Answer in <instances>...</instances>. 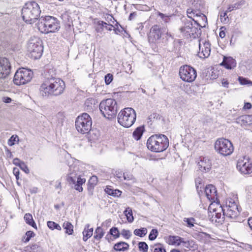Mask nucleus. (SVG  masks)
I'll use <instances>...</instances> for the list:
<instances>
[{
	"mask_svg": "<svg viewBox=\"0 0 252 252\" xmlns=\"http://www.w3.org/2000/svg\"><path fill=\"white\" fill-rule=\"evenodd\" d=\"M65 85L61 79L53 76L48 77L40 87V94L44 97L59 96L64 92Z\"/></svg>",
	"mask_w": 252,
	"mask_h": 252,
	"instance_id": "1",
	"label": "nucleus"
},
{
	"mask_svg": "<svg viewBox=\"0 0 252 252\" xmlns=\"http://www.w3.org/2000/svg\"><path fill=\"white\" fill-rule=\"evenodd\" d=\"M41 10L37 3L29 1L26 3L22 9V16L23 20L28 24L35 23L39 19Z\"/></svg>",
	"mask_w": 252,
	"mask_h": 252,
	"instance_id": "2",
	"label": "nucleus"
},
{
	"mask_svg": "<svg viewBox=\"0 0 252 252\" xmlns=\"http://www.w3.org/2000/svg\"><path fill=\"white\" fill-rule=\"evenodd\" d=\"M219 209L223 212V216H225L226 217L235 221H241V219L239 216L241 208L238 205L236 197L227 198L225 206L223 208L220 206Z\"/></svg>",
	"mask_w": 252,
	"mask_h": 252,
	"instance_id": "3",
	"label": "nucleus"
},
{
	"mask_svg": "<svg viewBox=\"0 0 252 252\" xmlns=\"http://www.w3.org/2000/svg\"><path fill=\"white\" fill-rule=\"evenodd\" d=\"M147 146L152 152H162L168 147L169 140L167 137L164 134H154L148 138Z\"/></svg>",
	"mask_w": 252,
	"mask_h": 252,
	"instance_id": "4",
	"label": "nucleus"
},
{
	"mask_svg": "<svg viewBox=\"0 0 252 252\" xmlns=\"http://www.w3.org/2000/svg\"><path fill=\"white\" fill-rule=\"evenodd\" d=\"M81 171L78 166L72 165L70 166L69 172L67 174L66 180L69 184L74 185V189L81 192L83 191L82 185L85 183V178H81Z\"/></svg>",
	"mask_w": 252,
	"mask_h": 252,
	"instance_id": "5",
	"label": "nucleus"
},
{
	"mask_svg": "<svg viewBox=\"0 0 252 252\" xmlns=\"http://www.w3.org/2000/svg\"><path fill=\"white\" fill-rule=\"evenodd\" d=\"M99 110L104 117L108 119L115 118L117 113V103L111 98L103 100L99 104Z\"/></svg>",
	"mask_w": 252,
	"mask_h": 252,
	"instance_id": "6",
	"label": "nucleus"
},
{
	"mask_svg": "<svg viewBox=\"0 0 252 252\" xmlns=\"http://www.w3.org/2000/svg\"><path fill=\"white\" fill-rule=\"evenodd\" d=\"M136 119L135 110L130 107L124 108L118 115V122L125 127H129L133 125Z\"/></svg>",
	"mask_w": 252,
	"mask_h": 252,
	"instance_id": "7",
	"label": "nucleus"
},
{
	"mask_svg": "<svg viewBox=\"0 0 252 252\" xmlns=\"http://www.w3.org/2000/svg\"><path fill=\"white\" fill-rule=\"evenodd\" d=\"M29 57L34 60L39 59L43 51L42 41L38 37H32L27 45Z\"/></svg>",
	"mask_w": 252,
	"mask_h": 252,
	"instance_id": "8",
	"label": "nucleus"
},
{
	"mask_svg": "<svg viewBox=\"0 0 252 252\" xmlns=\"http://www.w3.org/2000/svg\"><path fill=\"white\" fill-rule=\"evenodd\" d=\"M92 125V119L86 113H83L76 118L75 126L77 131L80 133H88L91 129Z\"/></svg>",
	"mask_w": 252,
	"mask_h": 252,
	"instance_id": "9",
	"label": "nucleus"
},
{
	"mask_svg": "<svg viewBox=\"0 0 252 252\" xmlns=\"http://www.w3.org/2000/svg\"><path fill=\"white\" fill-rule=\"evenodd\" d=\"M215 149L220 154L227 156L230 155L233 152L232 143L225 138H219L215 143Z\"/></svg>",
	"mask_w": 252,
	"mask_h": 252,
	"instance_id": "10",
	"label": "nucleus"
},
{
	"mask_svg": "<svg viewBox=\"0 0 252 252\" xmlns=\"http://www.w3.org/2000/svg\"><path fill=\"white\" fill-rule=\"evenodd\" d=\"M33 76L32 72L29 69L22 68L15 73L13 81L17 85H24L30 82Z\"/></svg>",
	"mask_w": 252,
	"mask_h": 252,
	"instance_id": "11",
	"label": "nucleus"
},
{
	"mask_svg": "<svg viewBox=\"0 0 252 252\" xmlns=\"http://www.w3.org/2000/svg\"><path fill=\"white\" fill-rule=\"evenodd\" d=\"M165 34H166V37L169 36L166 28L155 25L150 30L148 37L149 41L151 43H160L161 38Z\"/></svg>",
	"mask_w": 252,
	"mask_h": 252,
	"instance_id": "12",
	"label": "nucleus"
},
{
	"mask_svg": "<svg viewBox=\"0 0 252 252\" xmlns=\"http://www.w3.org/2000/svg\"><path fill=\"white\" fill-rule=\"evenodd\" d=\"M179 75L181 79L185 82H192L197 76L196 70L190 65L181 66L179 69Z\"/></svg>",
	"mask_w": 252,
	"mask_h": 252,
	"instance_id": "13",
	"label": "nucleus"
},
{
	"mask_svg": "<svg viewBox=\"0 0 252 252\" xmlns=\"http://www.w3.org/2000/svg\"><path fill=\"white\" fill-rule=\"evenodd\" d=\"M11 64L9 60L4 57H0V78L4 79L11 72Z\"/></svg>",
	"mask_w": 252,
	"mask_h": 252,
	"instance_id": "14",
	"label": "nucleus"
},
{
	"mask_svg": "<svg viewBox=\"0 0 252 252\" xmlns=\"http://www.w3.org/2000/svg\"><path fill=\"white\" fill-rule=\"evenodd\" d=\"M237 168L244 174H249L252 173V163L245 157L243 159L240 158L237 161Z\"/></svg>",
	"mask_w": 252,
	"mask_h": 252,
	"instance_id": "15",
	"label": "nucleus"
},
{
	"mask_svg": "<svg viewBox=\"0 0 252 252\" xmlns=\"http://www.w3.org/2000/svg\"><path fill=\"white\" fill-rule=\"evenodd\" d=\"M203 7V4L200 1H194L187 10L188 17L193 19V18L201 14Z\"/></svg>",
	"mask_w": 252,
	"mask_h": 252,
	"instance_id": "16",
	"label": "nucleus"
},
{
	"mask_svg": "<svg viewBox=\"0 0 252 252\" xmlns=\"http://www.w3.org/2000/svg\"><path fill=\"white\" fill-rule=\"evenodd\" d=\"M53 16H41L38 19V22L36 24L37 27L39 31L42 33H46L47 29L51 22V19Z\"/></svg>",
	"mask_w": 252,
	"mask_h": 252,
	"instance_id": "17",
	"label": "nucleus"
},
{
	"mask_svg": "<svg viewBox=\"0 0 252 252\" xmlns=\"http://www.w3.org/2000/svg\"><path fill=\"white\" fill-rule=\"evenodd\" d=\"M198 166L201 172H208L211 169L212 162L208 157H200Z\"/></svg>",
	"mask_w": 252,
	"mask_h": 252,
	"instance_id": "18",
	"label": "nucleus"
},
{
	"mask_svg": "<svg viewBox=\"0 0 252 252\" xmlns=\"http://www.w3.org/2000/svg\"><path fill=\"white\" fill-rule=\"evenodd\" d=\"M211 47L210 44L208 42H204L203 44H199V52L198 53V56L200 58H206L210 55Z\"/></svg>",
	"mask_w": 252,
	"mask_h": 252,
	"instance_id": "19",
	"label": "nucleus"
},
{
	"mask_svg": "<svg viewBox=\"0 0 252 252\" xmlns=\"http://www.w3.org/2000/svg\"><path fill=\"white\" fill-rule=\"evenodd\" d=\"M220 65L227 69H232L236 67V61L231 57L223 56V61Z\"/></svg>",
	"mask_w": 252,
	"mask_h": 252,
	"instance_id": "20",
	"label": "nucleus"
},
{
	"mask_svg": "<svg viewBox=\"0 0 252 252\" xmlns=\"http://www.w3.org/2000/svg\"><path fill=\"white\" fill-rule=\"evenodd\" d=\"M205 192L207 198L209 200L214 201L217 196V190L212 185H209L205 188Z\"/></svg>",
	"mask_w": 252,
	"mask_h": 252,
	"instance_id": "21",
	"label": "nucleus"
},
{
	"mask_svg": "<svg viewBox=\"0 0 252 252\" xmlns=\"http://www.w3.org/2000/svg\"><path fill=\"white\" fill-rule=\"evenodd\" d=\"M60 28V22L56 18L53 17L51 19V22L49 25L45 33L55 32L59 31Z\"/></svg>",
	"mask_w": 252,
	"mask_h": 252,
	"instance_id": "22",
	"label": "nucleus"
},
{
	"mask_svg": "<svg viewBox=\"0 0 252 252\" xmlns=\"http://www.w3.org/2000/svg\"><path fill=\"white\" fill-rule=\"evenodd\" d=\"M197 19L195 20L193 18V19H191L194 21V24H196L197 26L201 28L205 27L207 23V19L206 16L203 14L202 12L201 14H199L198 16H196Z\"/></svg>",
	"mask_w": 252,
	"mask_h": 252,
	"instance_id": "23",
	"label": "nucleus"
},
{
	"mask_svg": "<svg viewBox=\"0 0 252 252\" xmlns=\"http://www.w3.org/2000/svg\"><path fill=\"white\" fill-rule=\"evenodd\" d=\"M245 5H248L246 1L245 0H240L234 4H230L226 10V12H231L240 9Z\"/></svg>",
	"mask_w": 252,
	"mask_h": 252,
	"instance_id": "24",
	"label": "nucleus"
},
{
	"mask_svg": "<svg viewBox=\"0 0 252 252\" xmlns=\"http://www.w3.org/2000/svg\"><path fill=\"white\" fill-rule=\"evenodd\" d=\"M213 212L212 213V217L210 219L212 222L220 223L223 220L224 216L223 214L222 215L220 212H217L218 210L216 209H213Z\"/></svg>",
	"mask_w": 252,
	"mask_h": 252,
	"instance_id": "25",
	"label": "nucleus"
},
{
	"mask_svg": "<svg viewBox=\"0 0 252 252\" xmlns=\"http://www.w3.org/2000/svg\"><path fill=\"white\" fill-rule=\"evenodd\" d=\"M129 245L125 242H119L114 245L113 249L117 252H125L129 249Z\"/></svg>",
	"mask_w": 252,
	"mask_h": 252,
	"instance_id": "26",
	"label": "nucleus"
},
{
	"mask_svg": "<svg viewBox=\"0 0 252 252\" xmlns=\"http://www.w3.org/2000/svg\"><path fill=\"white\" fill-rule=\"evenodd\" d=\"M193 26V24L190 20L186 19L184 21V26L180 29V30L183 33L185 36H186V34H187Z\"/></svg>",
	"mask_w": 252,
	"mask_h": 252,
	"instance_id": "27",
	"label": "nucleus"
},
{
	"mask_svg": "<svg viewBox=\"0 0 252 252\" xmlns=\"http://www.w3.org/2000/svg\"><path fill=\"white\" fill-rule=\"evenodd\" d=\"M144 131V126H140L137 127L133 131L132 133L133 137L136 140H139L140 139L141 136L143 135V133Z\"/></svg>",
	"mask_w": 252,
	"mask_h": 252,
	"instance_id": "28",
	"label": "nucleus"
},
{
	"mask_svg": "<svg viewBox=\"0 0 252 252\" xmlns=\"http://www.w3.org/2000/svg\"><path fill=\"white\" fill-rule=\"evenodd\" d=\"M201 30L200 29H198L197 27H195L194 26L191 27V29L186 34V37L187 38H195L198 34H200Z\"/></svg>",
	"mask_w": 252,
	"mask_h": 252,
	"instance_id": "29",
	"label": "nucleus"
},
{
	"mask_svg": "<svg viewBox=\"0 0 252 252\" xmlns=\"http://www.w3.org/2000/svg\"><path fill=\"white\" fill-rule=\"evenodd\" d=\"M182 238L178 236H170L168 241L169 244L179 246L181 244Z\"/></svg>",
	"mask_w": 252,
	"mask_h": 252,
	"instance_id": "30",
	"label": "nucleus"
},
{
	"mask_svg": "<svg viewBox=\"0 0 252 252\" xmlns=\"http://www.w3.org/2000/svg\"><path fill=\"white\" fill-rule=\"evenodd\" d=\"M90 226L89 224H87L84 230L83 233V239L84 241H86L89 238L91 237L93 235V228H89Z\"/></svg>",
	"mask_w": 252,
	"mask_h": 252,
	"instance_id": "31",
	"label": "nucleus"
},
{
	"mask_svg": "<svg viewBox=\"0 0 252 252\" xmlns=\"http://www.w3.org/2000/svg\"><path fill=\"white\" fill-rule=\"evenodd\" d=\"M24 220H25L27 223L31 225L33 228H37L36 225L33 220L32 216L31 214L28 213L26 214L24 216Z\"/></svg>",
	"mask_w": 252,
	"mask_h": 252,
	"instance_id": "32",
	"label": "nucleus"
},
{
	"mask_svg": "<svg viewBox=\"0 0 252 252\" xmlns=\"http://www.w3.org/2000/svg\"><path fill=\"white\" fill-rule=\"evenodd\" d=\"M105 191L108 194L114 196L118 197L121 195V191L118 189H113L109 188H106L105 189Z\"/></svg>",
	"mask_w": 252,
	"mask_h": 252,
	"instance_id": "33",
	"label": "nucleus"
},
{
	"mask_svg": "<svg viewBox=\"0 0 252 252\" xmlns=\"http://www.w3.org/2000/svg\"><path fill=\"white\" fill-rule=\"evenodd\" d=\"M181 245L183 247L189 249L195 248V243L193 240L185 241L184 238H182V241Z\"/></svg>",
	"mask_w": 252,
	"mask_h": 252,
	"instance_id": "34",
	"label": "nucleus"
},
{
	"mask_svg": "<svg viewBox=\"0 0 252 252\" xmlns=\"http://www.w3.org/2000/svg\"><path fill=\"white\" fill-rule=\"evenodd\" d=\"M104 232L100 227H97L95 229L94 235V238L97 240H100L104 236Z\"/></svg>",
	"mask_w": 252,
	"mask_h": 252,
	"instance_id": "35",
	"label": "nucleus"
},
{
	"mask_svg": "<svg viewBox=\"0 0 252 252\" xmlns=\"http://www.w3.org/2000/svg\"><path fill=\"white\" fill-rule=\"evenodd\" d=\"M63 227L66 230L65 233L69 235L72 234L73 232V226L69 222H65L63 223Z\"/></svg>",
	"mask_w": 252,
	"mask_h": 252,
	"instance_id": "36",
	"label": "nucleus"
},
{
	"mask_svg": "<svg viewBox=\"0 0 252 252\" xmlns=\"http://www.w3.org/2000/svg\"><path fill=\"white\" fill-rule=\"evenodd\" d=\"M150 251L152 252H166L165 249L160 244H156L150 246Z\"/></svg>",
	"mask_w": 252,
	"mask_h": 252,
	"instance_id": "37",
	"label": "nucleus"
},
{
	"mask_svg": "<svg viewBox=\"0 0 252 252\" xmlns=\"http://www.w3.org/2000/svg\"><path fill=\"white\" fill-rule=\"evenodd\" d=\"M147 233V229L145 227L134 230L133 233L134 235L142 237L146 235Z\"/></svg>",
	"mask_w": 252,
	"mask_h": 252,
	"instance_id": "38",
	"label": "nucleus"
},
{
	"mask_svg": "<svg viewBox=\"0 0 252 252\" xmlns=\"http://www.w3.org/2000/svg\"><path fill=\"white\" fill-rule=\"evenodd\" d=\"M124 212L126 217L127 221L129 222H132L134 220V218L132 216L131 209H130L129 208H128L125 210Z\"/></svg>",
	"mask_w": 252,
	"mask_h": 252,
	"instance_id": "39",
	"label": "nucleus"
},
{
	"mask_svg": "<svg viewBox=\"0 0 252 252\" xmlns=\"http://www.w3.org/2000/svg\"><path fill=\"white\" fill-rule=\"evenodd\" d=\"M195 183L196 190L198 191V192L199 193L200 191H202V188L203 186L202 185V180L201 178L198 177L196 179H195Z\"/></svg>",
	"mask_w": 252,
	"mask_h": 252,
	"instance_id": "40",
	"label": "nucleus"
},
{
	"mask_svg": "<svg viewBox=\"0 0 252 252\" xmlns=\"http://www.w3.org/2000/svg\"><path fill=\"white\" fill-rule=\"evenodd\" d=\"M95 100L92 98H89L86 99L85 105L88 107V109L91 110L93 109V105L94 106L95 104Z\"/></svg>",
	"mask_w": 252,
	"mask_h": 252,
	"instance_id": "41",
	"label": "nucleus"
},
{
	"mask_svg": "<svg viewBox=\"0 0 252 252\" xmlns=\"http://www.w3.org/2000/svg\"><path fill=\"white\" fill-rule=\"evenodd\" d=\"M47 226L50 229L52 230H54L55 229L59 230H61V227L60 226V225L54 221H48L47 222Z\"/></svg>",
	"mask_w": 252,
	"mask_h": 252,
	"instance_id": "42",
	"label": "nucleus"
},
{
	"mask_svg": "<svg viewBox=\"0 0 252 252\" xmlns=\"http://www.w3.org/2000/svg\"><path fill=\"white\" fill-rule=\"evenodd\" d=\"M109 234L112 235L115 239L119 238L120 235L118 228L115 227H113L110 229Z\"/></svg>",
	"mask_w": 252,
	"mask_h": 252,
	"instance_id": "43",
	"label": "nucleus"
},
{
	"mask_svg": "<svg viewBox=\"0 0 252 252\" xmlns=\"http://www.w3.org/2000/svg\"><path fill=\"white\" fill-rule=\"evenodd\" d=\"M123 177L125 180L129 181L130 183H133L136 182L135 178L132 174L128 173H123Z\"/></svg>",
	"mask_w": 252,
	"mask_h": 252,
	"instance_id": "44",
	"label": "nucleus"
},
{
	"mask_svg": "<svg viewBox=\"0 0 252 252\" xmlns=\"http://www.w3.org/2000/svg\"><path fill=\"white\" fill-rule=\"evenodd\" d=\"M27 251L29 252H40L41 251L40 247L37 244L32 245L30 247H27Z\"/></svg>",
	"mask_w": 252,
	"mask_h": 252,
	"instance_id": "45",
	"label": "nucleus"
},
{
	"mask_svg": "<svg viewBox=\"0 0 252 252\" xmlns=\"http://www.w3.org/2000/svg\"><path fill=\"white\" fill-rule=\"evenodd\" d=\"M138 248L142 252H147L148 250V245L144 242H140L138 243Z\"/></svg>",
	"mask_w": 252,
	"mask_h": 252,
	"instance_id": "46",
	"label": "nucleus"
},
{
	"mask_svg": "<svg viewBox=\"0 0 252 252\" xmlns=\"http://www.w3.org/2000/svg\"><path fill=\"white\" fill-rule=\"evenodd\" d=\"M238 81L240 84H241V85H249L250 86H252V81L243 77H239Z\"/></svg>",
	"mask_w": 252,
	"mask_h": 252,
	"instance_id": "47",
	"label": "nucleus"
},
{
	"mask_svg": "<svg viewBox=\"0 0 252 252\" xmlns=\"http://www.w3.org/2000/svg\"><path fill=\"white\" fill-rule=\"evenodd\" d=\"M158 235V231L156 229H153L149 235V239L150 240L153 241L157 237Z\"/></svg>",
	"mask_w": 252,
	"mask_h": 252,
	"instance_id": "48",
	"label": "nucleus"
},
{
	"mask_svg": "<svg viewBox=\"0 0 252 252\" xmlns=\"http://www.w3.org/2000/svg\"><path fill=\"white\" fill-rule=\"evenodd\" d=\"M19 140V137L17 135H13L8 140V144L10 146H12L14 145L15 142Z\"/></svg>",
	"mask_w": 252,
	"mask_h": 252,
	"instance_id": "49",
	"label": "nucleus"
},
{
	"mask_svg": "<svg viewBox=\"0 0 252 252\" xmlns=\"http://www.w3.org/2000/svg\"><path fill=\"white\" fill-rule=\"evenodd\" d=\"M105 82L106 85H109L113 79V76L111 73L107 74L104 77Z\"/></svg>",
	"mask_w": 252,
	"mask_h": 252,
	"instance_id": "50",
	"label": "nucleus"
},
{
	"mask_svg": "<svg viewBox=\"0 0 252 252\" xmlns=\"http://www.w3.org/2000/svg\"><path fill=\"white\" fill-rule=\"evenodd\" d=\"M97 183V178L96 176H93L89 180V184L94 187Z\"/></svg>",
	"mask_w": 252,
	"mask_h": 252,
	"instance_id": "51",
	"label": "nucleus"
},
{
	"mask_svg": "<svg viewBox=\"0 0 252 252\" xmlns=\"http://www.w3.org/2000/svg\"><path fill=\"white\" fill-rule=\"evenodd\" d=\"M121 235L125 238L128 239L131 237V233L129 230L124 229L121 231Z\"/></svg>",
	"mask_w": 252,
	"mask_h": 252,
	"instance_id": "52",
	"label": "nucleus"
},
{
	"mask_svg": "<svg viewBox=\"0 0 252 252\" xmlns=\"http://www.w3.org/2000/svg\"><path fill=\"white\" fill-rule=\"evenodd\" d=\"M184 221L187 223L188 226L189 227H192L194 226L193 223L195 220L193 218H185Z\"/></svg>",
	"mask_w": 252,
	"mask_h": 252,
	"instance_id": "53",
	"label": "nucleus"
},
{
	"mask_svg": "<svg viewBox=\"0 0 252 252\" xmlns=\"http://www.w3.org/2000/svg\"><path fill=\"white\" fill-rule=\"evenodd\" d=\"M34 235L35 234L33 231H28L26 233V238H25V242H29L31 238L34 237Z\"/></svg>",
	"mask_w": 252,
	"mask_h": 252,
	"instance_id": "54",
	"label": "nucleus"
},
{
	"mask_svg": "<svg viewBox=\"0 0 252 252\" xmlns=\"http://www.w3.org/2000/svg\"><path fill=\"white\" fill-rule=\"evenodd\" d=\"M19 167L21 170H22L23 171H24L26 173H29L30 171L29 169L27 166V165L24 162H21L20 163V166Z\"/></svg>",
	"mask_w": 252,
	"mask_h": 252,
	"instance_id": "55",
	"label": "nucleus"
},
{
	"mask_svg": "<svg viewBox=\"0 0 252 252\" xmlns=\"http://www.w3.org/2000/svg\"><path fill=\"white\" fill-rule=\"evenodd\" d=\"M114 31L115 32V33L118 34L122 33V32L124 31V29L121 26H120V27L117 26V28H115L114 29Z\"/></svg>",
	"mask_w": 252,
	"mask_h": 252,
	"instance_id": "56",
	"label": "nucleus"
},
{
	"mask_svg": "<svg viewBox=\"0 0 252 252\" xmlns=\"http://www.w3.org/2000/svg\"><path fill=\"white\" fill-rule=\"evenodd\" d=\"M13 172L16 177V180H18L19 179V174H20L19 169L15 167L13 168Z\"/></svg>",
	"mask_w": 252,
	"mask_h": 252,
	"instance_id": "57",
	"label": "nucleus"
},
{
	"mask_svg": "<svg viewBox=\"0 0 252 252\" xmlns=\"http://www.w3.org/2000/svg\"><path fill=\"white\" fill-rule=\"evenodd\" d=\"M97 24L98 26H100V28L101 29V30H102L103 27L105 28V26L107 25V24L106 22L102 21H98Z\"/></svg>",
	"mask_w": 252,
	"mask_h": 252,
	"instance_id": "58",
	"label": "nucleus"
},
{
	"mask_svg": "<svg viewBox=\"0 0 252 252\" xmlns=\"http://www.w3.org/2000/svg\"><path fill=\"white\" fill-rule=\"evenodd\" d=\"M222 85L225 88L228 87L229 82L226 79H223L221 81Z\"/></svg>",
	"mask_w": 252,
	"mask_h": 252,
	"instance_id": "59",
	"label": "nucleus"
},
{
	"mask_svg": "<svg viewBox=\"0 0 252 252\" xmlns=\"http://www.w3.org/2000/svg\"><path fill=\"white\" fill-rule=\"evenodd\" d=\"M111 222V220L110 219L107 220H105L104 222H103L102 226L108 227L110 225Z\"/></svg>",
	"mask_w": 252,
	"mask_h": 252,
	"instance_id": "60",
	"label": "nucleus"
},
{
	"mask_svg": "<svg viewBox=\"0 0 252 252\" xmlns=\"http://www.w3.org/2000/svg\"><path fill=\"white\" fill-rule=\"evenodd\" d=\"M23 162V161H20V160L18 158H15L13 159V164H14L15 165H16L17 166H18L19 167L20 166V163H21V162Z\"/></svg>",
	"mask_w": 252,
	"mask_h": 252,
	"instance_id": "61",
	"label": "nucleus"
},
{
	"mask_svg": "<svg viewBox=\"0 0 252 252\" xmlns=\"http://www.w3.org/2000/svg\"><path fill=\"white\" fill-rule=\"evenodd\" d=\"M11 98L9 97H3L2 98V101L5 103H10L11 101Z\"/></svg>",
	"mask_w": 252,
	"mask_h": 252,
	"instance_id": "62",
	"label": "nucleus"
},
{
	"mask_svg": "<svg viewBox=\"0 0 252 252\" xmlns=\"http://www.w3.org/2000/svg\"><path fill=\"white\" fill-rule=\"evenodd\" d=\"M252 108V104L249 102H246L244 104V108L245 109H250Z\"/></svg>",
	"mask_w": 252,
	"mask_h": 252,
	"instance_id": "63",
	"label": "nucleus"
},
{
	"mask_svg": "<svg viewBox=\"0 0 252 252\" xmlns=\"http://www.w3.org/2000/svg\"><path fill=\"white\" fill-rule=\"evenodd\" d=\"M248 223L252 230V218H250L248 220Z\"/></svg>",
	"mask_w": 252,
	"mask_h": 252,
	"instance_id": "64",
	"label": "nucleus"
}]
</instances>
